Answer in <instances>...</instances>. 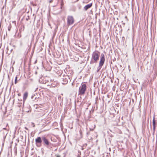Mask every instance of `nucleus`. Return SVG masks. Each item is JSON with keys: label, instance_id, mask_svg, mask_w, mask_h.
Instances as JSON below:
<instances>
[{"label": "nucleus", "instance_id": "7ed1b4c3", "mask_svg": "<svg viewBox=\"0 0 157 157\" xmlns=\"http://www.w3.org/2000/svg\"><path fill=\"white\" fill-rule=\"evenodd\" d=\"M105 61V55L103 53H101L100 57V60L99 64V66L98 67L97 72H98L103 66Z\"/></svg>", "mask_w": 157, "mask_h": 157}, {"label": "nucleus", "instance_id": "f03ea898", "mask_svg": "<svg viewBox=\"0 0 157 157\" xmlns=\"http://www.w3.org/2000/svg\"><path fill=\"white\" fill-rule=\"evenodd\" d=\"M86 90V84L82 83L79 88L78 90V94L83 95Z\"/></svg>", "mask_w": 157, "mask_h": 157}, {"label": "nucleus", "instance_id": "aec40b11", "mask_svg": "<svg viewBox=\"0 0 157 157\" xmlns=\"http://www.w3.org/2000/svg\"><path fill=\"white\" fill-rule=\"evenodd\" d=\"M89 133H90V132H87V133H86V134L87 135H88L89 134Z\"/></svg>", "mask_w": 157, "mask_h": 157}, {"label": "nucleus", "instance_id": "20e7f679", "mask_svg": "<svg viewBox=\"0 0 157 157\" xmlns=\"http://www.w3.org/2000/svg\"><path fill=\"white\" fill-rule=\"evenodd\" d=\"M75 22L73 17L72 16H68L67 17V25L69 26L73 25Z\"/></svg>", "mask_w": 157, "mask_h": 157}, {"label": "nucleus", "instance_id": "393cba45", "mask_svg": "<svg viewBox=\"0 0 157 157\" xmlns=\"http://www.w3.org/2000/svg\"><path fill=\"white\" fill-rule=\"evenodd\" d=\"M56 157H60V155H57Z\"/></svg>", "mask_w": 157, "mask_h": 157}, {"label": "nucleus", "instance_id": "9d476101", "mask_svg": "<svg viewBox=\"0 0 157 157\" xmlns=\"http://www.w3.org/2000/svg\"><path fill=\"white\" fill-rule=\"evenodd\" d=\"M7 126H8V124H7V125L6 126V128H3V129L1 130V131H4L6 130L5 132V134L6 135V136L7 135V134H8V132L9 130V128H7Z\"/></svg>", "mask_w": 157, "mask_h": 157}, {"label": "nucleus", "instance_id": "1a4fd4ad", "mask_svg": "<svg viewBox=\"0 0 157 157\" xmlns=\"http://www.w3.org/2000/svg\"><path fill=\"white\" fill-rule=\"evenodd\" d=\"M92 6V3L89 4L85 6L84 7V9L85 11L87 10L88 9L90 8Z\"/></svg>", "mask_w": 157, "mask_h": 157}, {"label": "nucleus", "instance_id": "a878e982", "mask_svg": "<svg viewBox=\"0 0 157 157\" xmlns=\"http://www.w3.org/2000/svg\"><path fill=\"white\" fill-rule=\"evenodd\" d=\"M8 30L9 31H10V28H8Z\"/></svg>", "mask_w": 157, "mask_h": 157}, {"label": "nucleus", "instance_id": "423d86ee", "mask_svg": "<svg viewBox=\"0 0 157 157\" xmlns=\"http://www.w3.org/2000/svg\"><path fill=\"white\" fill-rule=\"evenodd\" d=\"M35 143L36 146L37 147H40L42 143V136L41 137H38L36 138Z\"/></svg>", "mask_w": 157, "mask_h": 157}, {"label": "nucleus", "instance_id": "b1692460", "mask_svg": "<svg viewBox=\"0 0 157 157\" xmlns=\"http://www.w3.org/2000/svg\"><path fill=\"white\" fill-rule=\"evenodd\" d=\"M33 96L32 95V96H31V98H32V99H33Z\"/></svg>", "mask_w": 157, "mask_h": 157}, {"label": "nucleus", "instance_id": "a211bd4d", "mask_svg": "<svg viewBox=\"0 0 157 157\" xmlns=\"http://www.w3.org/2000/svg\"><path fill=\"white\" fill-rule=\"evenodd\" d=\"M22 31V29H20L19 30V32H21V31Z\"/></svg>", "mask_w": 157, "mask_h": 157}, {"label": "nucleus", "instance_id": "2eb2a0df", "mask_svg": "<svg viewBox=\"0 0 157 157\" xmlns=\"http://www.w3.org/2000/svg\"><path fill=\"white\" fill-rule=\"evenodd\" d=\"M2 131L3 132L4 134V136H6V135L5 134V132H6V130L3 131Z\"/></svg>", "mask_w": 157, "mask_h": 157}, {"label": "nucleus", "instance_id": "9b49d317", "mask_svg": "<svg viewBox=\"0 0 157 157\" xmlns=\"http://www.w3.org/2000/svg\"><path fill=\"white\" fill-rule=\"evenodd\" d=\"M28 94L27 92H25L24 94L23 95V100L24 101L26 100V99L27 96H28Z\"/></svg>", "mask_w": 157, "mask_h": 157}, {"label": "nucleus", "instance_id": "cd10ccee", "mask_svg": "<svg viewBox=\"0 0 157 157\" xmlns=\"http://www.w3.org/2000/svg\"><path fill=\"white\" fill-rule=\"evenodd\" d=\"M94 128H95V125H94Z\"/></svg>", "mask_w": 157, "mask_h": 157}, {"label": "nucleus", "instance_id": "f3484780", "mask_svg": "<svg viewBox=\"0 0 157 157\" xmlns=\"http://www.w3.org/2000/svg\"><path fill=\"white\" fill-rule=\"evenodd\" d=\"M32 5L33 6H36V4H32Z\"/></svg>", "mask_w": 157, "mask_h": 157}, {"label": "nucleus", "instance_id": "f8f14e48", "mask_svg": "<svg viewBox=\"0 0 157 157\" xmlns=\"http://www.w3.org/2000/svg\"><path fill=\"white\" fill-rule=\"evenodd\" d=\"M17 76H16L15 77V82H14L15 84H16L17 83Z\"/></svg>", "mask_w": 157, "mask_h": 157}, {"label": "nucleus", "instance_id": "ddd939ff", "mask_svg": "<svg viewBox=\"0 0 157 157\" xmlns=\"http://www.w3.org/2000/svg\"><path fill=\"white\" fill-rule=\"evenodd\" d=\"M6 49H7V53H8L9 54H10V53L11 52H8V51H9L8 48H7ZM12 49H11L10 50V51H12Z\"/></svg>", "mask_w": 157, "mask_h": 157}, {"label": "nucleus", "instance_id": "4be33fe9", "mask_svg": "<svg viewBox=\"0 0 157 157\" xmlns=\"http://www.w3.org/2000/svg\"><path fill=\"white\" fill-rule=\"evenodd\" d=\"M90 131H93L94 130V129H91L90 128Z\"/></svg>", "mask_w": 157, "mask_h": 157}, {"label": "nucleus", "instance_id": "6e6552de", "mask_svg": "<svg viewBox=\"0 0 157 157\" xmlns=\"http://www.w3.org/2000/svg\"><path fill=\"white\" fill-rule=\"evenodd\" d=\"M152 123H153V133H154L155 130V127H156V121H155V118L154 117H153Z\"/></svg>", "mask_w": 157, "mask_h": 157}, {"label": "nucleus", "instance_id": "4468645a", "mask_svg": "<svg viewBox=\"0 0 157 157\" xmlns=\"http://www.w3.org/2000/svg\"><path fill=\"white\" fill-rule=\"evenodd\" d=\"M78 154L77 157H80V155H81V152H79V151H78Z\"/></svg>", "mask_w": 157, "mask_h": 157}, {"label": "nucleus", "instance_id": "c85d7f7f", "mask_svg": "<svg viewBox=\"0 0 157 157\" xmlns=\"http://www.w3.org/2000/svg\"><path fill=\"white\" fill-rule=\"evenodd\" d=\"M87 145V144H85V145H86H86Z\"/></svg>", "mask_w": 157, "mask_h": 157}, {"label": "nucleus", "instance_id": "f257e3e1", "mask_svg": "<svg viewBox=\"0 0 157 157\" xmlns=\"http://www.w3.org/2000/svg\"><path fill=\"white\" fill-rule=\"evenodd\" d=\"M100 52L98 51L94 52L92 54L91 60L90 64H93L94 63H96L99 59Z\"/></svg>", "mask_w": 157, "mask_h": 157}, {"label": "nucleus", "instance_id": "bb28decb", "mask_svg": "<svg viewBox=\"0 0 157 157\" xmlns=\"http://www.w3.org/2000/svg\"><path fill=\"white\" fill-rule=\"evenodd\" d=\"M80 134H82V132H80Z\"/></svg>", "mask_w": 157, "mask_h": 157}, {"label": "nucleus", "instance_id": "39448f33", "mask_svg": "<svg viewBox=\"0 0 157 157\" xmlns=\"http://www.w3.org/2000/svg\"><path fill=\"white\" fill-rule=\"evenodd\" d=\"M42 144L44 146L48 147L51 144L49 142L48 140L45 136H42Z\"/></svg>", "mask_w": 157, "mask_h": 157}, {"label": "nucleus", "instance_id": "6ab92c4d", "mask_svg": "<svg viewBox=\"0 0 157 157\" xmlns=\"http://www.w3.org/2000/svg\"><path fill=\"white\" fill-rule=\"evenodd\" d=\"M53 2V0H51L49 1L50 3H52Z\"/></svg>", "mask_w": 157, "mask_h": 157}, {"label": "nucleus", "instance_id": "c756f323", "mask_svg": "<svg viewBox=\"0 0 157 157\" xmlns=\"http://www.w3.org/2000/svg\"><path fill=\"white\" fill-rule=\"evenodd\" d=\"M125 18H127V17H126V16H125Z\"/></svg>", "mask_w": 157, "mask_h": 157}, {"label": "nucleus", "instance_id": "5701e85b", "mask_svg": "<svg viewBox=\"0 0 157 157\" xmlns=\"http://www.w3.org/2000/svg\"><path fill=\"white\" fill-rule=\"evenodd\" d=\"M18 36H19V38H20L21 37V35L20 34V35H19Z\"/></svg>", "mask_w": 157, "mask_h": 157}, {"label": "nucleus", "instance_id": "0eeeda50", "mask_svg": "<svg viewBox=\"0 0 157 157\" xmlns=\"http://www.w3.org/2000/svg\"><path fill=\"white\" fill-rule=\"evenodd\" d=\"M63 82H62L63 84H66L69 81H70V77L68 75H66L64 76L62 78Z\"/></svg>", "mask_w": 157, "mask_h": 157}, {"label": "nucleus", "instance_id": "412c9836", "mask_svg": "<svg viewBox=\"0 0 157 157\" xmlns=\"http://www.w3.org/2000/svg\"><path fill=\"white\" fill-rule=\"evenodd\" d=\"M25 129H26V130H28V128L27 127H25Z\"/></svg>", "mask_w": 157, "mask_h": 157}, {"label": "nucleus", "instance_id": "dca6fc26", "mask_svg": "<svg viewBox=\"0 0 157 157\" xmlns=\"http://www.w3.org/2000/svg\"><path fill=\"white\" fill-rule=\"evenodd\" d=\"M32 124L33 125V127H34L35 126V125L34 124V123H33V122L32 123Z\"/></svg>", "mask_w": 157, "mask_h": 157}]
</instances>
